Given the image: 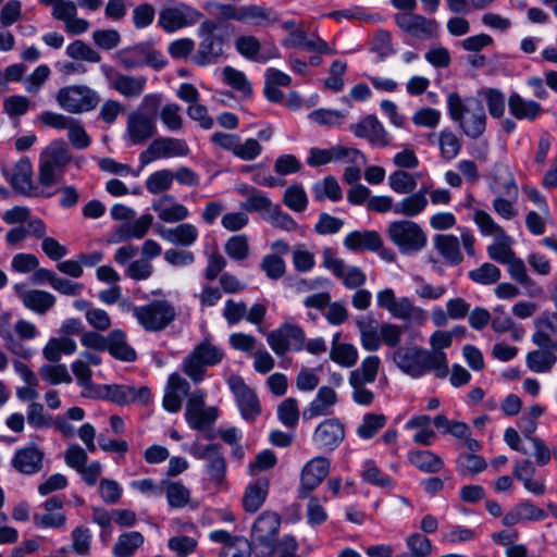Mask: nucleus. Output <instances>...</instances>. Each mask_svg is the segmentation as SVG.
<instances>
[{"label":"nucleus","mask_w":557,"mask_h":557,"mask_svg":"<svg viewBox=\"0 0 557 557\" xmlns=\"http://www.w3.org/2000/svg\"><path fill=\"white\" fill-rule=\"evenodd\" d=\"M447 109L450 119L467 137L478 139L484 134L487 116L479 98H461L459 94L451 92L447 97Z\"/></svg>","instance_id":"1"},{"label":"nucleus","mask_w":557,"mask_h":557,"mask_svg":"<svg viewBox=\"0 0 557 557\" xmlns=\"http://www.w3.org/2000/svg\"><path fill=\"white\" fill-rule=\"evenodd\" d=\"M71 154L63 140L52 141L40 154L38 182L46 190L52 187L64 174Z\"/></svg>","instance_id":"2"},{"label":"nucleus","mask_w":557,"mask_h":557,"mask_svg":"<svg viewBox=\"0 0 557 557\" xmlns=\"http://www.w3.org/2000/svg\"><path fill=\"white\" fill-rule=\"evenodd\" d=\"M219 29L220 24L212 20H207L199 26L198 36L200 41L193 57L197 65L215 64L223 57L226 37L220 34Z\"/></svg>","instance_id":"3"},{"label":"nucleus","mask_w":557,"mask_h":557,"mask_svg":"<svg viewBox=\"0 0 557 557\" xmlns=\"http://www.w3.org/2000/svg\"><path fill=\"white\" fill-rule=\"evenodd\" d=\"M387 237L403 255H411L421 251L428 243V237L422 227L411 220H397L388 224Z\"/></svg>","instance_id":"4"},{"label":"nucleus","mask_w":557,"mask_h":557,"mask_svg":"<svg viewBox=\"0 0 557 557\" xmlns=\"http://www.w3.org/2000/svg\"><path fill=\"white\" fill-rule=\"evenodd\" d=\"M281 527V517L274 511H263L252 524L250 541L258 557H268L274 553L275 541Z\"/></svg>","instance_id":"5"},{"label":"nucleus","mask_w":557,"mask_h":557,"mask_svg":"<svg viewBox=\"0 0 557 557\" xmlns=\"http://www.w3.org/2000/svg\"><path fill=\"white\" fill-rule=\"evenodd\" d=\"M223 357L220 347L203 341L183 359L182 370L194 383H200L205 377L206 368L220 363Z\"/></svg>","instance_id":"6"},{"label":"nucleus","mask_w":557,"mask_h":557,"mask_svg":"<svg viewBox=\"0 0 557 557\" xmlns=\"http://www.w3.org/2000/svg\"><path fill=\"white\" fill-rule=\"evenodd\" d=\"M114 58L125 70L141 69L144 66L161 70L166 64L163 54L156 50L149 41L120 49L115 52Z\"/></svg>","instance_id":"7"},{"label":"nucleus","mask_w":557,"mask_h":557,"mask_svg":"<svg viewBox=\"0 0 557 557\" xmlns=\"http://www.w3.org/2000/svg\"><path fill=\"white\" fill-rule=\"evenodd\" d=\"M394 363L407 375L419 379L433 372L437 377V368L429 356V350L419 346L398 347L393 354Z\"/></svg>","instance_id":"8"},{"label":"nucleus","mask_w":557,"mask_h":557,"mask_svg":"<svg viewBox=\"0 0 557 557\" xmlns=\"http://www.w3.org/2000/svg\"><path fill=\"white\" fill-rule=\"evenodd\" d=\"M55 100L63 110L81 114L96 109L100 102V96L86 85H70L59 89Z\"/></svg>","instance_id":"9"},{"label":"nucleus","mask_w":557,"mask_h":557,"mask_svg":"<svg viewBox=\"0 0 557 557\" xmlns=\"http://www.w3.org/2000/svg\"><path fill=\"white\" fill-rule=\"evenodd\" d=\"M134 317L147 332H159L171 324L176 317L174 306L168 300H152L134 308Z\"/></svg>","instance_id":"10"},{"label":"nucleus","mask_w":557,"mask_h":557,"mask_svg":"<svg viewBox=\"0 0 557 557\" xmlns=\"http://www.w3.org/2000/svg\"><path fill=\"white\" fill-rule=\"evenodd\" d=\"M270 348L276 356L287 351H301L305 348V331L296 324L282 323L267 336Z\"/></svg>","instance_id":"11"},{"label":"nucleus","mask_w":557,"mask_h":557,"mask_svg":"<svg viewBox=\"0 0 557 557\" xmlns=\"http://www.w3.org/2000/svg\"><path fill=\"white\" fill-rule=\"evenodd\" d=\"M190 454L196 459L206 461V472L214 485L218 486L224 482L226 460L220 445L195 443Z\"/></svg>","instance_id":"12"},{"label":"nucleus","mask_w":557,"mask_h":557,"mask_svg":"<svg viewBox=\"0 0 557 557\" xmlns=\"http://www.w3.org/2000/svg\"><path fill=\"white\" fill-rule=\"evenodd\" d=\"M190 152L184 139L174 137H160L153 139L146 150L139 153L140 166L144 168L158 159L186 157Z\"/></svg>","instance_id":"13"},{"label":"nucleus","mask_w":557,"mask_h":557,"mask_svg":"<svg viewBox=\"0 0 557 557\" xmlns=\"http://www.w3.org/2000/svg\"><path fill=\"white\" fill-rule=\"evenodd\" d=\"M201 17L202 13L196 8L178 2L174 7L164 8L160 11L158 25L166 33H174L195 25Z\"/></svg>","instance_id":"14"},{"label":"nucleus","mask_w":557,"mask_h":557,"mask_svg":"<svg viewBox=\"0 0 557 557\" xmlns=\"http://www.w3.org/2000/svg\"><path fill=\"white\" fill-rule=\"evenodd\" d=\"M206 397L207 392L201 388L188 394L185 418L188 425L194 430L201 431L218 418V411L214 407L205 409Z\"/></svg>","instance_id":"15"},{"label":"nucleus","mask_w":557,"mask_h":557,"mask_svg":"<svg viewBox=\"0 0 557 557\" xmlns=\"http://www.w3.org/2000/svg\"><path fill=\"white\" fill-rule=\"evenodd\" d=\"M9 181L13 189L24 196L49 198L54 194L33 184V165L26 157L21 158L15 163Z\"/></svg>","instance_id":"16"},{"label":"nucleus","mask_w":557,"mask_h":557,"mask_svg":"<svg viewBox=\"0 0 557 557\" xmlns=\"http://www.w3.org/2000/svg\"><path fill=\"white\" fill-rule=\"evenodd\" d=\"M397 26L411 37L428 40L437 36L440 25L435 20L412 12H403L394 15Z\"/></svg>","instance_id":"17"},{"label":"nucleus","mask_w":557,"mask_h":557,"mask_svg":"<svg viewBox=\"0 0 557 557\" xmlns=\"http://www.w3.org/2000/svg\"><path fill=\"white\" fill-rule=\"evenodd\" d=\"M156 119L141 111L132 112L126 122L125 139L132 146L144 145L157 134Z\"/></svg>","instance_id":"18"},{"label":"nucleus","mask_w":557,"mask_h":557,"mask_svg":"<svg viewBox=\"0 0 557 557\" xmlns=\"http://www.w3.org/2000/svg\"><path fill=\"white\" fill-rule=\"evenodd\" d=\"M330 460L323 456H317L305 463L300 473L298 497L306 498L327 476L330 472Z\"/></svg>","instance_id":"19"},{"label":"nucleus","mask_w":557,"mask_h":557,"mask_svg":"<svg viewBox=\"0 0 557 557\" xmlns=\"http://www.w3.org/2000/svg\"><path fill=\"white\" fill-rule=\"evenodd\" d=\"M227 383L236 398L242 417L247 421H253L261 412L256 393L246 385L239 375H232Z\"/></svg>","instance_id":"20"},{"label":"nucleus","mask_w":557,"mask_h":557,"mask_svg":"<svg viewBox=\"0 0 557 557\" xmlns=\"http://www.w3.org/2000/svg\"><path fill=\"white\" fill-rule=\"evenodd\" d=\"M345 438V426L337 418H329L318 424L312 441L315 446L323 450H334Z\"/></svg>","instance_id":"21"},{"label":"nucleus","mask_w":557,"mask_h":557,"mask_svg":"<svg viewBox=\"0 0 557 557\" xmlns=\"http://www.w3.org/2000/svg\"><path fill=\"white\" fill-rule=\"evenodd\" d=\"M532 343L537 347L557 349V312L545 310L534 320Z\"/></svg>","instance_id":"22"},{"label":"nucleus","mask_w":557,"mask_h":557,"mask_svg":"<svg viewBox=\"0 0 557 557\" xmlns=\"http://www.w3.org/2000/svg\"><path fill=\"white\" fill-rule=\"evenodd\" d=\"M13 290L25 308L38 314H45L55 304V297L46 290L28 289L25 283L13 285Z\"/></svg>","instance_id":"23"},{"label":"nucleus","mask_w":557,"mask_h":557,"mask_svg":"<svg viewBox=\"0 0 557 557\" xmlns=\"http://www.w3.org/2000/svg\"><path fill=\"white\" fill-rule=\"evenodd\" d=\"M103 71L110 87L125 98H137L143 94L147 83L145 76L125 75L111 67H103Z\"/></svg>","instance_id":"24"},{"label":"nucleus","mask_w":557,"mask_h":557,"mask_svg":"<svg viewBox=\"0 0 557 557\" xmlns=\"http://www.w3.org/2000/svg\"><path fill=\"white\" fill-rule=\"evenodd\" d=\"M162 239L176 247H191L199 237L198 228L191 223H180L174 227L158 225L154 228Z\"/></svg>","instance_id":"25"},{"label":"nucleus","mask_w":557,"mask_h":557,"mask_svg":"<svg viewBox=\"0 0 557 557\" xmlns=\"http://www.w3.org/2000/svg\"><path fill=\"white\" fill-rule=\"evenodd\" d=\"M453 344L450 333L447 331H435L430 336L429 356L437 368V377L445 379L449 373L448 359L444 349Z\"/></svg>","instance_id":"26"},{"label":"nucleus","mask_w":557,"mask_h":557,"mask_svg":"<svg viewBox=\"0 0 557 557\" xmlns=\"http://www.w3.org/2000/svg\"><path fill=\"white\" fill-rule=\"evenodd\" d=\"M359 138L367 139L376 147H386L391 143V136L375 115H368L351 127Z\"/></svg>","instance_id":"27"},{"label":"nucleus","mask_w":557,"mask_h":557,"mask_svg":"<svg viewBox=\"0 0 557 557\" xmlns=\"http://www.w3.org/2000/svg\"><path fill=\"white\" fill-rule=\"evenodd\" d=\"M337 401L338 397L334 388L331 386H321L315 397L302 411V419L308 421L317 417L330 416L333 413V407Z\"/></svg>","instance_id":"28"},{"label":"nucleus","mask_w":557,"mask_h":557,"mask_svg":"<svg viewBox=\"0 0 557 557\" xmlns=\"http://www.w3.org/2000/svg\"><path fill=\"white\" fill-rule=\"evenodd\" d=\"M158 218L164 223H178L186 220L190 212L188 208L177 202L174 196L164 194L151 205Z\"/></svg>","instance_id":"29"},{"label":"nucleus","mask_w":557,"mask_h":557,"mask_svg":"<svg viewBox=\"0 0 557 557\" xmlns=\"http://www.w3.org/2000/svg\"><path fill=\"white\" fill-rule=\"evenodd\" d=\"M190 385L186 379L178 373H172L166 383L163 397V408L172 413H176L182 408L183 397L188 396Z\"/></svg>","instance_id":"30"},{"label":"nucleus","mask_w":557,"mask_h":557,"mask_svg":"<svg viewBox=\"0 0 557 557\" xmlns=\"http://www.w3.org/2000/svg\"><path fill=\"white\" fill-rule=\"evenodd\" d=\"M44 451L37 446L29 445L15 451L12 458V467L23 474H35L42 468Z\"/></svg>","instance_id":"31"},{"label":"nucleus","mask_w":557,"mask_h":557,"mask_svg":"<svg viewBox=\"0 0 557 557\" xmlns=\"http://www.w3.org/2000/svg\"><path fill=\"white\" fill-rule=\"evenodd\" d=\"M235 48L240 55L256 62L264 63L272 58L278 57V51L275 47L268 51H262L260 41L252 35L239 36L235 40Z\"/></svg>","instance_id":"32"},{"label":"nucleus","mask_w":557,"mask_h":557,"mask_svg":"<svg viewBox=\"0 0 557 557\" xmlns=\"http://www.w3.org/2000/svg\"><path fill=\"white\" fill-rule=\"evenodd\" d=\"M153 224V215L144 213L134 221L122 223L114 233V242L121 243L129 239H141Z\"/></svg>","instance_id":"33"},{"label":"nucleus","mask_w":557,"mask_h":557,"mask_svg":"<svg viewBox=\"0 0 557 557\" xmlns=\"http://www.w3.org/2000/svg\"><path fill=\"white\" fill-rule=\"evenodd\" d=\"M106 350L114 358L124 362H133L137 358L136 350L128 344L126 333L121 329L112 330L107 335Z\"/></svg>","instance_id":"34"},{"label":"nucleus","mask_w":557,"mask_h":557,"mask_svg":"<svg viewBox=\"0 0 557 557\" xmlns=\"http://www.w3.org/2000/svg\"><path fill=\"white\" fill-rule=\"evenodd\" d=\"M429 187L422 186L418 191L408 194L407 197L395 203L394 213L407 218L421 214L428 207Z\"/></svg>","instance_id":"35"},{"label":"nucleus","mask_w":557,"mask_h":557,"mask_svg":"<svg viewBox=\"0 0 557 557\" xmlns=\"http://www.w3.org/2000/svg\"><path fill=\"white\" fill-rule=\"evenodd\" d=\"M344 246L351 251H376L383 246V240L375 231H354L344 238Z\"/></svg>","instance_id":"36"},{"label":"nucleus","mask_w":557,"mask_h":557,"mask_svg":"<svg viewBox=\"0 0 557 557\" xmlns=\"http://www.w3.org/2000/svg\"><path fill=\"white\" fill-rule=\"evenodd\" d=\"M389 313L398 320L418 325H422L428 319L426 311L416 306L409 297L397 298Z\"/></svg>","instance_id":"37"},{"label":"nucleus","mask_w":557,"mask_h":557,"mask_svg":"<svg viewBox=\"0 0 557 557\" xmlns=\"http://www.w3.org/2000/svg\"><path fill=\"white\" fill-rule=\"evenodd\" d=\"M557 349L537 347L525 356L528 368L534 373H549L557 363Z\"/></svg>","instance_id":"38"},{"label":"nucleus","mask_w":557,"mask_h":557,"mask_svg":"<svg viewBox=\"0 0 557 557\" xmlns=\"http://www.w3.org/2000/svg\"><path fill=\"white\" fill-rule=\"evenodd\" d=\"M433 242L434 247L447 263L458 265L462 262L463 256L457 236L453 234H438L434 236Z\"/></svg>","instance_id":"39"},{"label":"nucleus","mask_w":557,"mask_h":557,"mask_svg":"<svg viewBox=\"0 0 557 557\" xmlns=\"http://www.w3.org/2000/svg\"><path fill=\"white\" fill-rule=\"evenodd\" d=\"M360 342L367 351H376L381 347L380 325L372 317H361L356 321Z\"/></svg>","instance_id":"40"},{"label":"nucleus","mask_w":557,"mask_h":557,"mask_svg":"<svg viewBox=\"0 0 557 557\" xmlns=\"http://www.w3.org/2000/svg\"><path fill=\"white\" fill-rule=\"evenodd\" d=\"M409 462L419 471L434 474L441 472L445 462L443 458L432 450H413L408 454Z\"/></svg>","instance_id":"41"},{"label":"nucleus","mask_w":557,"mask_h":557,"mask_svg":"<svg viewBox=\"0 0 557 557\" xmlns=\"http://www.w3.org/2000/svg\"><path fill=\"white\" fill-rule=\"evenodd\" d=\"M161 484L168 505L172 509H181L191 503L190 491L181 481L164 479Z\"/></svg>","instance_id":"42"},{"label":"nucleus","mask_w":557,"mask_h":557,"mask_svg":"<svg viewBox=\"0 0 557 557\" xmlns=\"http://www.w3.org/2000/svg\"><path fill=\"white\" fill-rule=\"evenodd\" d=\"M269 492V481L258 479L246 487L243 506L247 512H256L265 502Z\"/></svg>","instance_id":"43"},{"label":"nucleus","mask_w":557,"mask_h":557,"mask_svg":"<svg viewBox=\"0 0 557 557\" xmlns=\"http://www.w3.org/2000/svg\"><path fill=\"white\" fill-rule=\"evenodd\" d=\"M510 113L518 120H535L541 111V104L533 100H525L518 94H511L508 99Z\"/></svg>","instance_id":"44"},{"label":"nucleus","mask_w":557,"mask_h":557,"mask_svg":"<svg viewBox=\"0 0 557 557\" xmlns=\"http://www.w3.org/2000/svg\"><path fill=\"white\" fill-rule=\"evenodd\" d=\"M76 343L67 336L52 337L42 349V355L49 362H59L62 354L72 355L76 350Z\"/></svg>","instance_id":"45"},{"label":"nucleus","mask_w":557,"mask_h":557,"mask_svg":"<svg viewBox=\"0 0 557 557\" xmlns=\"http://www.w3.org/2000/svg\"><path fill=\"white\" fill-rule=\"evenodd\" d=\"M144 535L138 531L122 533L113 546L114 557H133L136 550L144 544Z\"/></svg>","instance_id":"46"},{"label":"nucleus","mask_w":557,"mask_h":557,"mask_svg":"<svg viewBox=\"0 0 557 557\" xmlns=\"http://www.w3.org/2000/svg\"><path fill=\"white\" fill-rule=\"evenodd\" d=\"M97 398H102L115 403L117 405H126L132 403V386L128 385H100L95 393Z\"/></svg>","instance_id":"47"},{"label":"nucleus","mask_w":557,"mask_h":557,"mask_svg":"<svg viewBox=\"0 0 557 557\" xmlns=\"http://www.w3.org/2000/svg\"><path fill=\"white\" fill-rule=\"evenodd\" d=\"M312 194L318 201H322L325 198L332 201H339L343 198L342 188L337 180L332 175L325 176L323 181L315 183L312 187Z\"/></svg>","instance_id":"48"},{"label":"nucleus","mask_w":557,"mask_h":557,"mask_svg":"<svg viewBox=\"0 0 557 557\" xmlns=\"http://www.w3.org/2000/svg\"><path fill=\"white\" fill-rule=\"evenodd\" d=\"M438 148L442 159L450 161L455 159L461 150L460 138L449 128L442 129L438 133Z\"/></svg>","instance_id":"49"},{"label":"nucleus","mask_w":557,"mask_h":557,"mask_svg":"<svg viewBox=\"0 0 557 557\" xmlns=\"http://www.w3.org/2000/svg\"><path fill=\"white\" fill-rule=\"evenodd\" d=\"M388 186L396 194L408 195L416 190L417 178L414 174L399 169L388 175Z\"/></svg>","instance_id":"50"},{"label":"nucleus","mask_w":557,"mask_h":557,"mask_svg":"<svg viewBox=\"0 0 557 557\" xmlns=\"http://www.w3.org/2000/svg\"><path fill=\"white\" fill-rule=\"evenodd\" d=\"M406 546L409 554H399L395 557H429L432 554L433 545L422 533H412L406 539Z\"/></svg>","instance_id":"51"},{"label":"nucleus","mask_w":557,"mask_h":557,"mask_svg":"<svg viewBox=\"0 0 557 557\" xmlns=\"http://www.w3.org/2000/svg\"><path fill=\"white\" fill-rule=\"evenodd\" d=\"M491 189L493 193L498 194L499 196L505 195L513 201L517 200L519 195L515 178L506 166L500 169L499 176H496L494 182L491 184Z\"/></svg>","instance_id":"52"},{"label":"nucleus","mask_w":557,"mask_h":557,"mask_svg":"<svg viewBox=\"0 0 557 557\" xmlns=\"http://www.w3.org/2000/svg\"><path fill=\"white\" fill-rule=\"evenodd\" d=\"M173 180V172L169 169H163L151 173L147 177L145 186L150 194L158 195L169 190L172 187Z\"/></svg>","instance_id":"53"},{"label":"nucleus","mask_w":557,"mask_h":557,"mask_svg":"<svg viewBox=\"0 0 557 557\" xmlns=\"http://www.w3.org/2000/svg\"><path fill=\"white\" fill-rule=\"evenodd\" d=\"M72 371L76 376L77 384L83 387V396L94 397L98 386L92 383V372L85 361L76 360L72 363Z\"/></svg>","instance_id":"54"},{"label":"nucleus","mask_w":557,"mask_h":557,"mask_svg":"<svg viewBox=\"0 0 557 557\" xmlns=\"http://www.w3.org/2000/svg\"><path fill=\"white\" fill-rule=\"evenodd\" d=\"M40 4L51 7V15L54 20L66 23L71 17L77 15L75 1L72 0H39Z\"/></svg>","instance_id":"55"},{"label":"nucleus","mask_w":557,"mask_h":557,"mask_svg":"<svg viewBox=\"0 0 557 557\" xmlns=\"http://www.w3.org/2000/svg\"><path fill=\"white\" fill-rule=\"evenodd\" d=\"M386 424V417L379 413H366L357 428V434L362 440L372 438Z\"/></svg>","instance_id":"56"},{"label":"nucleus","mask_w":557,"mask_h":557,"mask_svg":"<svg viewBox=\"0 0 557 557\" xmlns=\"http://www.w3.org/2000/svg\"><path fill=\"white\" fill-rule=\"evenodd\" d=\"M379 367L380 358L377 356H368L362 360L358 369L350 372L349 380L356 377L357 381L373 383L377 376Z\"/></svg>","instance_id":"57"},{"label":"nucleus","mask_w":557,"mask_h":557,"mask_svg":"<svg viewBox=\"0 0 557 557\" xmlns=\"http://www.w3.org/2000/svg\"><path fill=\"white\" fill-rule=\"evenodd\" d=\"M66 55L74 60L87 61L90 63H98L101 60V55L92 47L84 42L83 40H74L66 47Z\"/></svg>","instance_id":"58"},{"label":"nucleus","mask_w":557,"mask_h":557,"mask_svg":"<svg viewBox=\"0 0 557 557\" xmlns=\"http://www.w3.org/2000/svg\"><path fill=\"white\" fill-rule=\"evenodd\" d=\"M330 359L344 368H350L358 360V350L352 344L332 345Z\"/></svg>","instance_id":"59"},{"label":"nucleus","mask_w":557,"mask_h":557,"mask_svg":"<svg viewBox=\"0 0 557 557\" xmlns=\"http://www.w3.org/2000/svg\"><path fill=\"white\" fill-rule=\"evenodd\" d=\"M39 374L44 381L52 385L72 382V376L63 363L42 364L39 369Z\"/></svg>","instance_id":"60"},{"label":"nucleus","mask_w":557,"mask_h":557,"mask_svg":"<svg viewBox=\"0 0 557 557\" xmlns=\"http://www.w3.org/2000/svg\"><path fill=\"white\" fill-rule=\"evenodd\" d=\"M362 479L367 483L379 486L381 488H393L395 486L393 479L386 473L382 472L371 460H368L364 463Z\"/></svg>","instance_id":"61"},{"label":"nucleus","mask_w":557,"mask_h":557,"mask_svg":"<svg viewBox=\"0 0 557 557\" xmlns=\"http://www.w3.org/2000/svg\"><path fill=\"white\" fill-rule=\"evenodd\" d=\"M487 467L483 457L474 454H461L457 459V471L461 475H474Z\"/></svg>","instance_id":"62"},{"label":"nucleus","mask_w":557,"mask_h":557,"mask_svg":"<svg viewBox=\"0 0 557 557\" xmlns=\"http://www.w3.org/2000/svg\"><path fill=\"white\" fill-rule=\"evenodd\" d=\"M277 418L286 428H296L299 421L298 401L292 397L283 400L277 407Z\"/></svg>","instance_id":"63"},{"label":"nucleus","mask_w":557,"mask_h":557,"mask_svg":"<svg viewBox=\"0 0 557 557\" xmlns=\"http://www.w3.org/2000/svg\"><path fill=\"white\" fill-rule=\"evenodd\" d=\"M283 202L295 212L305 211L308 205V197L304 187L297 184L289 186L284 193Z\"/></svg>","instance_id":"64"}]
</instances>
